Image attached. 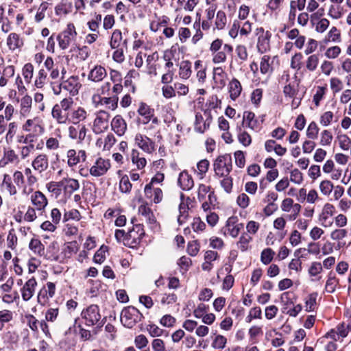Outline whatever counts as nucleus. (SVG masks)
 Wrapping results in <instances>:
<instances>
[{"label": "nucleus", "instance_id": "51", "mask_svg": "<svg viewBox=\"0 0 351 351\" xmlns=\"http://www.w3.org/2000/svg\"><path fill=\"white\" fill-rule=\"evenodd\" d=\"M123 40L122 33L119 29H115L112 34L110 45L112 49H117Z\"/></svg>", "mask_w": 351, "mask_h": 351}, {"label": "nucleus", "instance_id": "30", "mask_svg": "<svg viewBox=\"0 0 351 351\" xmlns=\"http://www.w3.org/2000/svg\"><path fill=\"white\" fill-rule=\"evenodd\" d=\"M348 236V230L343 228H337L331 231L330 234V239L332 241H337L336 249H340L346 245V242L343 240Z\"/></svg>", "mask_w": 351, "mask_h": 351}, {"label": "nucleus", "instance_id": "62", "mask_svg": "<svg viewBox=\"0 0 351 351\" xmlns=\"http://www.w3.org/2000/svg\"><path fill=\"white\" fill-rule=\"evenodd\" d=\"M338 284L339 280L335 276H328L325 285V291L330 293L335 292Z\"/></svg>", "mask_w": 351, "mask_h": 351}, {"label": "nucleus", "instance_id": "7", "mask_svg": "<svg viewBox=\"0 0 351 351\" xmlns=\"http://www.w3.org/2000/svg\"><path fill=\"white\" fill-rule=\"evenodd\" d=\"M82 317L85 320L86 326H100L102 324L101 321V315L97 305L91 304L82 312Z\"/></svg>", "mask_w": 351, "mask_h": 351}, {"label": "nucleus", "instance_id": "6", "mask_svg": "<svg viewBox=\"0 0 351 351\" xmlns=\"http://www.w3.org/2000/svg\"><path fill=\"white\" fill-rule=\"evenodd\" d=\"M110 115L104 110H100L95 113V119L93 122L92 130L96 134H101L108 130Z\"/></svg>", "mask_w": 351, "mask_h": 351}, {"label": "nucleus", "instance_id": "4", "mask_svg": "<svg viewBox=\"0 0 351 351\" xmlns=\"http://www.w3.org/2000/svg\"><path fill=\"white\" fill-rule=\"evenodd\" d=\"M77 34L74 24L68 23L66 27L57 37L59 47L62 50L68 49L69 45L75 40Z\"/></svg>", "mask_w": 351, "mask_h": 351}, {"label": "nucleus", "instance_id": "27", "mask_svg": "<svg viewBox=\"0 0 351 351\" xmlns=\"http://www.w3.org/2000/svg\"><path fill=\"white\" fill-rule=\"evenodd\" d=\"M243 125L254 131H258L260 128V124L255 118V114L251 111L243 112Z\"/></svg>", "mask_w": 351, "mask_h": 351}, {"label": "nucleus", "instance_id": "17", "mask_svg": "<svg viewBox=\"0 0 351 351\" xmlns=\"http://www.w3.org/2000/svg\"><path fill=\"white\" fill-rule=\"evenodd\" d=\"M88 117L87 110L82 106L73 108L67 118V123H71L73 125L80 124L85 121Z\"/></svg>", "mask_w": 351, "mask_h": 351}, {"label": "nucleus", "instance_id": "1", "mask_svg": "<svg viewBox=\"0 0 351 351\" xmlns=\"http://www.w3.org/2000/svg\"><path fill=\"white\" fill-rule=\"evenodd\" d=\"M74 100L72 97H65L56 104L51 110V116L60 125L67 124V118L73 109Z\"/></svg>", "mask_w": 351, "mask_h": 351}, {"label": "nucleus", "instance_id": "28", "mask_svg": "<svg viewBox=\"0 0 351 351\" xmlns=\"http://www.w3.org/2000/svg\"><path fill=\"white\" fill-rule=\"evenodd\" d=\"M322 265L319 261H313L308 269V274L312 282H318L322 279V273L323 272Z\"/></svg>", "mask_w": 351, "mask_h": 351}, {"label": "nucleus", "instance_id": "26", "mask_svg": "<svg viewBox=\"0 0 351 351\" xmlns=\"http://www.w3.org/2000/svg\"><path fill=\"white\" fill-rule=\"evenodd\" d=\"M33 100L30 95L26 94L19 101V112L23 117H28L32 110Z\"/></svg>", "mask_w": 351, "mask_h": 351}, {"label": "nucleus", "instance_id": "9", "mask_svg": "<svg viewBox=\"0 0 351 351\" xmlns=\"http://www.w3.org/2000/svg\"><path fill=\"white\" fill-rule=\"evenodd\" d=\"M213 121V116L208 110L203 112H197L195 120V130L199 133H204L206 131Z\"/></svg>", "mask_w": 351, "mask_h": 351}, {"label": "nucleus", "instance_id": "55", "mask_svg": "<svg viewBox=\"0 0 351 351\" xmlns=\"http://www.w3.org/2000/svg\"><path fill=\"white\" fill-rule=\"evenodd\" d=\"M227 23V17L225 12L222 10H219L216 14L215 21V26L217 29H223Z\"/></svg>", "mask_w": 351, "mask_h": 351}, {"label": "nucleus", "instance_id": "31", "mask_svg": "<svg viewBox=\"0 0 351 351\" xmlns=\"http://www.w3.org/2000/svg\"><path fill=\"white\" fill-rule=\"evenodd\" d=\"M228 93L232 100L235 101L241 95L242 86L237 78H232L228 85Z\"/></svg>", "mask_w": 351, "mask_h": 351}, {"label": "nucleus", "instance_id": "61", "mask_svg": "<svg viewBox=\"0 0 351 351\" xmlns=\"http://www.w3.org/2000/svg\"><path fill=\"white\" fill-rule=\"evenodd\" d=\"M317 293H313L310 294L305 301V310L306 311H313L317 305Z\"/></svg>", "mask_w": 351, "mask_h": 351}, {"label": "nucleus", "instance_id": "52", "mask_svg": "<svg viewBox=\"0 0 351 351\" xmlns=\"http://www.w3.org/2000/svg\"><path fill=\"white\" fill-rule=\"evenodd\" d=\"M58 317H59V308H49L45 312V319H43V321H45L46 323H47V322L54 323L58 320Z\"/></svg>", "mask_w": 351, "mask_h": 351}, {"label": "nucleus", "instance_id": "11", "mask_svg": "<svg viewBox=\"0 0 351 351\" xmlns=\"http://www.w3.org/2000/svg\"><path fill=\"white\" fill-rule=\"evenodd\" d=\"M81 86L78 76L72 75L66 79H63L59 84V88H63L69 92L72 96H75L78 94Z\"/></svg>", "mask_w": 351, "mask_h": 351}, {"label": "nucleus", "instance_id": "63", "mask_svg": "<svg viewBox=\"0 0 351 351\" xmlns=\"http://www.w3.org/2000/svg\"><path fill=\"white\" fill-rule=\"evenodd\" d=\"M319 188L322 195L328 196L332 193L334 185L331 181L325 180L320 182Z\"/></svg>", "mask_w": 351, "mask_h": 351}, {"label": "nucleus", "instance_id": "29", "mask_svg": "<svg viewBox=\"0 0 351 351\" xmlns=\"http://www.w3.org/2000/svg\"><path fill=\"white\" fill-rule=\"evenodd\" d=\"M178 183L184 191H189L194 186V181L191 175L186 171H182L178 177Z\"/></svg>", "mask_w": 351, "mask_h": 351}, {"label": "nucleus", "instance_id": "38", "mask_svg": "<svg viewBox=\"0 0 351 351\" xmlns=\"http://www.w3.org/2000/svg\"><path fill=\"white\" fill-rule=\"evenodd\" d=\"M263 335V329L262 325H252L248 329L249 340L253 343H256L258 341V338Z\"/></svg>", "mask_w": 351, "mask_h": 351}, {"label": "nucleus", "instance_id": "25", "mask_svg": "<svg viewBox=\"0 0 351 351\" xmlns=\"http://www.w3.org/2000/svg\"><path fill=\"white\" fill-rule=\"evenodd\" d=\"M107 76L106 69L101 65H95L88 74V80L94 82H100Z\"/></svg>", "mask_w": 351, "mask_h": 351}, {"label": "nucleus", "instance_id": "3", "mask_svg": "<svg viewBox=\"0 0 351 351\" xmlns=\"http://www.w3.org/2000/svg\"><path fill=\"white\" fill-rule=\"evenodd\" d=\"M145 236L143 226L141 224L134 225L132 229L127 232V235L124 241V245L129 247H136Z\"/></svg>", "mask_w": 351, "mask_h": 351}, {"label": "nucleus", "instance_id": "19", "mask_svg": "<svg viewBox=\"0 0 351 351\" xmlns=\"http://www.w3.org/2000/svg\"><path fill=\"white\" fill-rule=\"evenodd\" d=\"M62 185L64 197H70L71 195L80 189V182L77 180L72 178H63Z\"/></svg>", "mask_w": 351, "mask_h": 351}, {"label": "nucleus", "instance_id": "33", "mask_svg": "<svg viewBox=\"0 0 351 351\" xmlns=\"http://www.w3.org/2000/svg\"><path fill=\"white\" fill-rule=\"evenodd\" d=\"M137 112L139 115L142 116L144 119L143 123H149L154 117V110L144 102H141L138 106Z\"/></svg>", "mask_w": 351, "mask_h": 351}, {"label": "nucleus", "instance_id": "59", "mask_svg": "<svg viewBox=\"0 0 351 351\" xmlns=\"http://www.w3.org/2000/svg\"><path fill=\"white\" fill-rule=\"evenodd\" d=\"M275 252L271 248L264 249L261 254V261L264 265H269L274 258Z\"/></svg>", "mask_w": 351, "mask_h": 351}, {"label": "nucleus", "instance_id": "49", "mask_svg": "<svg viewBox=\"0 0 351 351\" xmlns=\"http://www.w3.org/2000/svg\"><path fill=\"white\" fill-rule=\"evenodd\" d=\"M270 60V57L267 55H265L262 57L260 63V70L262 74L270 75L272 73Z\"/></svg>", "mask_w": 351, "mask_h": 351}, {"label": "nucleus", "instance_id": "54", "mask_svg": "<svg viewBox=\"0 0 351 351\" xmlns=\"http://www.w3.org/2000/svg\"><path fill=\"white\" fill-rule=\"evenodd\" d=\"M47 79V71L43 69H40L36 75L34 86L38 88H42L45 86Z\"/></svg>", "mask_w": 351, "mask_h": 351}, {"label": "nucleus", "instance_id": "53", "mask_svg": "<svg viewBox=\"0 0 351 351\" xmlns=\"http://www.w3.org/2000/svg\"><path fill=\"white\" fill-rule=\"evenodd\" d=\"M337 139L341 149L347 151L350 148L351 138L347 134L339 133Z\"/></svg>", "mask_w": 351, "mask_h": 351}, {"label": "nucleus", "instance_id": "23", "mask_svg": "<svg viewBox=\"0 0 351 351\" xmlns=\"http://www.w3.org/2000/svg\"><path fill=\"white\" fill-rule=\"evenodd\" d=\"M110 125L114 132L119 136L124 135L127 130V123L125 119L119 114L113 117Z\"/></svg>", "mask_w": 351, "mask_h": 351}, {"label": "nucleus", "instance_id": "24", "mask_svg": "<svg viewBox=\"0 0 351 351\" xmlns=\"http://www.w3.org/2000/svg\"><path fill=\"white\" fill-rule=\"evenodd\" d=\"M36 286L37 282L34 278H31L24 284L21 290L24 301H29L33 297Z\"/></svg>", "mask_w": 351, "mask_h": 351}, {"label": "nucleus", "instance_id": "60", "mask_svg": "<svg viewBox=\"0 0 351 351\" xmlns=\"http://www.w3.org/2000/svg\"><path fill=\"white\" fill-rule=\"evenodd\" d=\"M5 163H18L19 162V156L12 149H8L3 152Z\"/></svg>", "mask_w": 351, "mask_h": 351}, {"label": "nucleus", "instance_id": "15", "mask_svg": "<svg viewBox=\"0 0 351 351\" xmlns=\"http://www.w3.org/2000/svg\"><path fill=\"white\" fill-rule=\"evenodd\" d=\"M29 199L32 206L36 210H38V213H42L44 212L48 205V199L45 195L40 191H34L31 195Z\"/></svg>", "mask_w": 351, "mask_h": 351}, {"label": "nucleus", "instance_id": "48", "mask_svg": "<svg viewBox=\"0 0 351 351\" xmlns=\"http://www.w3.org/2000/svg\"><path fill=\"white\" fill-rule=\"evenodd\" d=\"M193 26V29H195V33L192 36L191 41L192 44L197 45L198 42L203 38L204 36L203 32L201 29L200 19L195 21Z\"/></svg>", "mask_w": 351, "mask_h": 351}, {"label": "nucleus", "instance_id": "50", "mask_svg": "<svg viewBox=\"0 0 351 351\" xmlns=\"http://www.w3.org/2000/svg\"><path fill=\"white\" fill-rule=\"evenodd\" d=\"M319 58L318 54H312L309 56L306 61V68L308 71H315L319 64Z\"/></svg>", "mask_w": 351, "mask_h": 351}, {"label": "nucleus", "instance_id": "10", "mask_svg": "<svg viewBox=\"0 0 351 351\" xmlns=\"http://www.w3.org/2000/svg\"><path fill=\"white\" fill-rule=\"evenodd\" d=\"M111 164L109 159L102 157L97 158L89 168V173L93 177L104 176L110 169Z\"/></svg>", "mask_w": 351, "mask_h": 351}, {"label": "nucleus", "instance_id": "34", "mask_svg": "<svg viewBox=\"0 0 351 351\" xmlns=\"http://www.w3.org/2000/svg\"><path fill=\"white\" fill-rule=\"evenodd\" d=\"M99 101L95 106H104L108 110L114 111L118 107V97H99Z\"/></svg>", "mask_w": 351, "mask_h": 351}, {"label": "nucleus", "instance_id": "5", "mask_svg": "<svg viewBox=\"0 0 351 351\" xmlns=\"http://www.w3.org/2000/svg\"><path fill=\"white\" fill-rule=\"evenodd\" d=\"M232 168V158L230 155L219 156L213 163V169L217 177L228 176Z\"/></svg>", "mask_w": 351, "mask_h": 351}, {"label": "nucleus", "instance_id": "47", "mask_svg": "<svg viewBox=\"0 0 351 351\" xmlns=\"http://www.w3.org/2000/svg\"><path fill=\"white\" fill-rule=\"evenodd\" d=\"M61 134H58L56 137H49L46 140L45 146L47 149L54 151L60 147Z\"/></svg>", "mask_w": 351, "mask_h": 351}, {"label": "nucleus", "instance_id": "13", "mask_svg": "<svg viewBox=\"0 0 351 351\" xmlns=\"http://www.w3.org/2000/svg\"><path fill=\"white\" fill-rule=\"evenodd\" d=\"M134 141L136 145L146 154H152L156 151L155 142L144 134H136Z\"/></svg>", "mask_w": 351, "mask_h": 351}, {"label": "nucleus", "instance_id": "41", "mask_svg": "<svg viewBox=\"0 0 351 351\" xmlns=\"http://www.w3.org/2000/svg\"><path fill=\"white\" fill-rule=\"evenodd\" d=\"M131 160L136 168L139 170L143 169L147 165V160L145 157L141 156L139 152L133 149L131 152Z\"/></svg>", "mask_w": 351, "mask_h": 351}, {"label": "nucleus", "instance_id": "8", "mask_svg": "<svg viewBox=\"0 0 351 351\" xmlns=\"http://www.w3.org/2000/svg\"><path fill=\"white\" fill-rule=\"evenodd\" d=\"M301 205L294 203V201L289 197L284 199L281 203L280 208L282 212L289 213L287 219L289 221H294L299 216L301 210Z\"/></svg>", "mask_w": 351, "mask_h": 351}, {"label": "nucleus", "instance_id": "57", "mask_svg": "<svg viewBox=\"0 0 351 351\" xmlns=\"http://www.w3.org/2000/svg\"><path fill=\"white\" fill-rule=\"evenodd\" d=\"M2 185L10 195H14L17 193V189L12 184L11 178L9 175H4Z\"/></svg>", "mask_w": 351, "mask_h": 351}, {"label": "nucleus", "instance_id": "45", "mask_svg": "<svg viewBox=\"0 0 351 351\" xmlns=\"http://www.w3.org/2000/svg\"><path fill=\"white\" fill-rule=\"evenodd\" d=\"M29 247L34 254L39 256H43L45 254V246L38 239H32Z\"/></svg>", "mask_w": 351, "mask_h": 351}, {"label": "nucleus", "instance_id": "40", "mask_svg": "<svg viewBox=\"0 0 351 351\" xmlns=\"http://www.w3.org/2000/svg\"><path fill=\"white\" fill-rule=\"evenodd\" d=\"M192 73L191 63L189 60H183L180 63L178 75L181 79H189Z\"/></svg>", "mask_w": 351, "mask_h": 351}, {"label": "nucleus", "instance_id": "35", "mask_svg": "<svg viewBox=\"0 0 351 351\" xmlns=\"http://www.w3.org/2000/svg\"><path fill=\"white\" fill-rule=\"evenodd\" d=\"M23 130L40 134L44 132V128L36 122V119H27L22 126Z\"/></svg>", "mask_w": 351, "mask_h": 351}, {"label": "nucleus", "instance_id": "21", "mask_svg": "<svg viewBox=\"0 0 351 351\" xmlns=\"http://www.w3.org/2000/svg\"><path fill=\"white\" fill-rule=\"evenodd\" d=\"M320 252L318 243L310 242L308 244V248L300 247L294 252V256L299 258H306L308 254H318Z\"/></svg>", "mask_w": 351, "mask_h": 351}, {"label": "nucleus", "instance_id": "56", "mask_svg": "<svg viewBox=\"0 0 351 351\" xmlns=\"http://www.w3.org/2000/svg\"><path fill=\"white\" fill-rule=\"evenodd\" d=\"M38 210H36L32 206H28L26 212L23 215V221L27 223H33L38 218Z\"/></svg>", "mask_w": 351, "mask_h": 351}, {"label": "nucleus", "instance_id": "14", "mask_svg": "<svg viewBox=\"0 0 351 351\" xmlns=\"http://www.w3.org/2000/svg\"><path fill=\"white\" fill-rule=\"evenodd\" d=\"M32 169L40 174L45 172L49 167V156L45 153L37 154L32 160Z\"/></svg>", "mask_w": 351, "mask_h": 351}, {"label": "nucleus", "instance_id": "42", "mask_svg": "<svg viewBox=\"0 0 351 351\" xmlns=\"http://www.w3.org/2000/svg\"><path fill=\"white\" fill-rule=\"evenodd\" d=\"M46 188L55 198H58L63 191L61 180L59 182H50L46 184Z\"/></svg>", "mask_w": 351, "mask_h": 351}, {"label": "nucleus", "instance_id": "37", "mask_svg": "<svg viewBox=\"0 0 351 351\" xmlns=\"http://www.w3.org/2000/svg\"><path fill=\"white\" fill-rule=\"evenodd\" d=\"M227 74L221 67L213 69V80L217 85L220 87L225 86L226 84Z\"/></svg>", "mask_w": 351, "mask_h": 351}, {"label": "nucleus", "instance_id": "44", "mask_svg": "<svg viewBox=\"0 0 351 351\" xmlns=\"http://www.w3.org/2000/svg\"><path fill=\"white\" fill-rule=\"evenodd\" d=\"M252 237L247 232H243L237 243V246L242 252L247 251L250 247V243L252 241Z\"/></svg>", "mask_w": 351, "mask_h": 351}, {"label": "nucleus", "instance_id": "22", "mask_svg": "<svg viewBox=\"0 0 351 351\" xmlns=\"http://www.w3.org/2000/svg\"><path fill=\"white\" fill-rule=\"evenodd\" d=\"M243 228V224L242 223L238 222V219L237 217H230L226 221V230L228 233L233 238H236L239 236Z\"/></svg>", "mask_w": 351, "mask_h": 351}, {"label": "nucleus", "instance_id": "16", "mask_svg": "<svg viewBox=\"0 0 351 351\" xmlns=\"http://www.w3.org/2000/svg\"><path fill=\"white\" fill-rule=\"evenodd\" d=\"M144 194L147 199L154 204L161 202L163 199L162 191L158 186L147 184L144 188Z\"/></svg>", "mask_w": 351, "mask_h": 351}, {"label": "nucleus", "instance_id": "12", "mask_svg": "<svg viewBox=\"0 0 351 351\" xmlns=\"http://www.w3.org/2000/svg\"><path fill=\"white\" fill-rule=\"evenodd\" d=\"M66 164L73 168L80 162H85L87 158L86 152L84 149L76 151L75 149H69L66 153Z\"/></svg>", "mask_w": 351, "mask_h": 351}, {"label": "nucleus", "instance_id": "39", "mask_svg": "<svg viewBox=\"0 0 351 351\" xmlns=\"http://www.w3.org/2000/svg\"><path fill=\"white\" fill-rule=\"evenodd\" d=\"M7 45L9 49L14 51L23 45V40L20 38L19 35L16 33H11L7 38Z\"/></svg>", "mask_w": 351, "mask_h": 351}, {"label": "nucleus", "instance_id": "46", "mask_svg": "<svg viewBox=\"0 0 351 351\" xmlns=\"http://www.w3.org/2000/svg\"><path fill=\"white\" fill-rule=\"evenodd\" d=\"M34 68L32 64L26 63L22 69V75L27 84H29L32 82L34 76Z\"/></svg>", "mask_w": 351, "mask_h": 351}, {"label": "nucleus", "instance_id": "58", "mask_svg": "<svg viewBox=\"0 0 351 351\" xmlns=\"http://www.w3.org/2000/svg\"><path fill=\"white\" fill-rule=\"evenodd\" d=\"M132 184L128 176H123L119 181V190L123 193H129L132 190Z\"/></svg>", "mask_w": 351, "mask_h": 351}, {"label": "nucleus", "instance_id": "32", "mask_svg": "<svg viewBox=\"0 0 351 351\" xmlns=\"http://www.w3.org/2000/svg\"><path fill=\"white\" fill-rule=\"evenodd\" d=\"M55 14L57 16H65L72 12L73 3L69 0H61L55 6Z\"/></svg>", "mask_w": 351, "mask_h": 351}, {"label": "nucleus", "instance_id": "64", "mask_svg": "<svg viewBox=\"0 0 351 351\" xmlns=\"http://www.w3.org/2000/svg\"><path fill=\"white\" fill-rule=\"evenodd\" d=\"M333 136L330 131L324 130L321 132L319 144L322 146H329L332 143Z\"/></svg>", "mask_w": 351, "mask_h": 351}, {"label": "nucleus", "instance_id": "43", "mask_svg": "<svg viewBox=\"0 0 351 351\" xmlns=\"http://www.w3.org/2000/svg\"><path fill=\"white\" fill-rule=\"evenodd\" d=\"M344 14V9L341 5L331 4L328 10V15L332 19H339Z\"/></svg>", "mask_w": 351, "mask_h": 351}, {"label": "nucleus", "instance_id": "36", "mask_svg": "<svg viewBox=\"0 0 351 351\" xmlns=\"http://www.w3.org/2000/svg\"><path fill=\"white\" fill-rule=\"evenodd\" d=\"M138 213L144 220L149 224L153 225L156 223V219L152 209L145 204H142L138 207Z\"/></svg>", "mask_w": 351, "mask_h": 351}, {"label": "nucleus", "instance_id": "2", "mask_svg": "<svg viewBox=\"0 0 351 351\" xmlns=\"http://www.w3.org/2000/svg\"><path fill=\"white\" fill-rule=\"evenodd\" d=\"M143 318V314L135 307H125L121 313V322L128 328H132Z\"/></svg>", "mask_w": 351, "mask_h": 351}, {"label": "nucleus", "instance_id": "20", "mask_svg": "<svg viewBox=\"0 0 351 351\" xmlns=\"http://www.w3.org/2000/svg\"><path fill=\"white\" fill-rule=\"evenodd\" d=\"M335 213V207L330 204L326 203L324 205L322 210L319 215V221L324 227H329L332 225V222L329 219L332 217Z\"/></svg>", "mask_w": 351, "mask_h": 351}, {"label": "nucleus", "instance_id": "18", "mask_svg": "<svg viewBox=\"0 0 351 351\" xmlns=\"http://www.w3.org/2000/svg\"><path fill=\"white\" fill-rule=\"evenodd\" d=\"M26 322L30 329L34 332H38L40 328L41 330L47 335H50L49 326L45 321L39 322L34 315H27L25 316Z\"/></svg>", "mask_w": 351, "mask_h": 351}]
</instances>
